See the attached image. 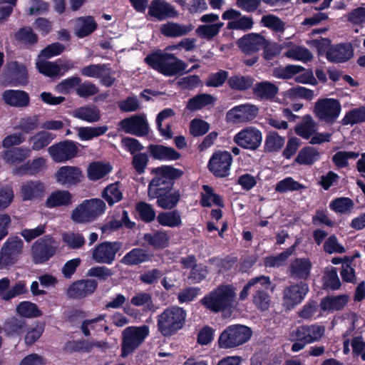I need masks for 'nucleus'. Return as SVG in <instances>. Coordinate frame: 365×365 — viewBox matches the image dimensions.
<instances>
[{"label": "nucleus", "instance_id": "nucleus-1", "mask_svg": "<svg viewBox=\"0 0 365 365\" xmlns=\"http://www.w3.org/2000/svg\"><path fill=\"white\" fill-rule=\"evenodd\" d=\"M182 48V40L177 44L168 45L164 50L156 49L148 53L144 62L151 68L165 76H173L182 71V60L170 53Z\"/></svg>", "mask_w": 365, "mask_h": 365}, {"label": "nucleus", "instance_id": "nucleus-2", "mask_svg": "<svg viewBox=\"0 0 365 365\" xmlns=\"http://www.w3.org/2000/svg\"><path fill=\"white\" fill-rule=\"evenodd\" d=\"M235 297L236 293L232 285L221 284L205 294L200 302L211 312H230L234 308Z\"/></svg>", "mask_w": 365, "mask_h": 365}, {"label": "nucleus", "instance_id": "nucleus-3", "mask_svg": "<svg viewBox=\"0 0 365 365\" xmlns=\"http://www.w3.org/2000/svg\"><path fill=\"white\" fill-rule=\"evenodd\" d=\"M155 177L148 184V196H153L164 192H171L175 180L180 178L182 171L171 165H161L153 169Z\"/></svg>", "mask_w": 365, "mask_h": 365}, {"label": "nucleus", "instance_id": "nucleus-4", "mask_svg": "<svg viewBox=\"0 0 365 365\" xmlns=\"http://www.w3.org/2000/svg\"><path fill=\"white\" fill-rule=\"evenodd\" d=\"M149 334V327L145 324L126 327L122 332L120 357L125 359L132 354L145 341Z\"/></svg>", "mask_w": 365, "mask_h": 365}, {"label": "nucleus", "instance_id": "nucleus-5", "mask_svg": "<svg viewBox=\"0 0 365 365\" xmlns=\"http://www.w3.org/2000/svg\"><path fill=\"white\" fill-rule=\"evenodd\" d=\"M252 335V329L245 325L233 324L220 334L217 343L220 349H234L248 341Z\"/></svg>", "mask_w": 365, "mask_h": 365}, {"label": "nucleus", "instance_id": "nucleus-6", "mask_svg": "<svg viewBox=\"0 0 365 365\" xmlns=\"http://www.w3.org/2000/svg\"><path fill=\"white\" fill-rule=\"evenodd\" d=\"M158 331L163 336H170L182 328V308L172 306L166 308L157 317Z\"/></svg>", "mask_w": 365, "mask_h": 365}, {"label": "nucleus", "instance_id": "nucleus-7", "mask_svg": "<svg viewBox=\"0 0 365 365\" xmlns=\"http://www.w3.org/2000/svg\"><path fill=\"white\" fill-rule=\"evenodd\" d=\"M324 331V327L318 324L299 326L291 335L293 341H295L292 345V351H299L306 344L319 341Z\"/></svg>", "mask_w": 365, "mask_h": 365}, {"label": "nucleus", "instance_id": "nucleus-8", "mask_svg": "<svg viewBox=\"0 0 365 365\" xmlns=\"http://www.w3.org/2000/svg\"><path fill=\"white\" fill-rule=\"evenodd\" d=\"M58 243L51 235L37 240L31 246V252L35 264H43L53 257L57 251Z\"/></svg>", "mask_w": 365, "mask_h": 365}, {"label": "nucleus", "instance_id": "nucleus-9", "mask_svg": "<svg viewBox=\"0 0 365 365\" xmlns=\"http://www.w3.org/2000/svg\"><path fill=\"white\" fill-rule=\"evenodd\" d=\"M118 130L137 137L147 136L150 133V126L145 114H134L125 118L118 123Z\"/></svg>", "mask_w": 365, "mask_h": 365}, {"label": "nucleus", "instance_id": "nucleus-10", "mask_svg": "<svg viewBox=\"0 0 365 365\" xmlns=\"http://www.w3.org/2000/svg\"><path fill=\"white\" fill-rule=\"evenodd\" d=\"M341 110V104L337 99H319L314 105V113L321 121L333 124L339 117Z\"/></svg>", "mask_w": 365, "mask_h": 365}, {"label": "nucleus", "instance_id": "nucleus-11", "mask_svg": "<svg viewBox=\"0 0 365 365\" xmlns=\"http://www.w3.org/2000/svg\"><path fill=\"white\" fill-rule=\"evenodd\" d=\"M232 156L227 150H218L211 155L207 168L216 178H225L230 174V168L232 163Z\"/></svg>", "mask_w": 365, "mask_h": 365}, {"label": "nucleus", "instance_id": "nucleus-12", "mask_svg": "<svg viewBox=\"0 0 365 365\" xmlns=\"http://www.w3.org/2000/svg\"><path fill=\"white\" fill-rule=\"evenodd\" d=\"M78 145L77 142L64 140L50 146L48 152L53 162L66 163L77 156Z\"/></svg>", "mask_w": 365, "mask_h": 365}, {"label": "nucleus", "instance_id": "nucleus-13", "mask_svg": "<svg viewBox=\"0 0 365 365\" xmlns=\"http://www.w3.org/2000/svg\"><path fill=\"white\" fill-rule=\"evenodd\" d=\"M233 140L243 149L255 151L262 145V133L256 127L248 126L235 134Z\"/></svg>", "mask_w": 365, "mask_h": 365}, {"label": "nucleus", "instance_id": "nucleus-14", "mask_svg": "<svg viewBox=\"0 0 365 365\" xmlns=\"http://www.w3.org/2000/svg\"><path fill=\"white\" fill-rule=\"evenodd\" d=\"M120 248L121 243L118 241L102 242L93 248L92 259L96 263L112 264Z\"/></svg>", "mask_w": 365, "mask_h": 365}, {"label": "nucleus", "instance_id": "nucleus-15", "mask_svg": "<svg viewBox=\"0 0 365 365\" xmlns=\"http://www.w3.org/2000/svg\"><path fill=\"white\" fill-rule=\"evenodd\" d=\"M309 292L307 283L301 281L287 287L283 292V304L287 309L294 308L300 304Z\"/></svg>", "mask_w": 365, "mask_h": 365}, {"label": "nucleus", "instance_id": "nucleus-16", "mask_svg": "<svg viewBox=\"0 0 365 365\" xmlns=\"http://www.w3.org/2000/svg\"><path fill=\"white\" fill-rule=\"evenodd\" d=\"M83 178V171L77 166L64 165L59 168L55 173L56 182L66 187L78 185Z\"/></svg>", "mask_w": 365, "mask_h": 365}, {"label": "nucleus", "instance_id": "nucleus-17", "mask_svg": "<svg viewBox=\"0 0 365 365\" xmlns=\"http://www.w3.org/2000/svg\"><path fill=\"white\" fill-rule=\"evenodd\" d=\"M354 52V47L350 42L332 44L326 53V58L329 62L343 63L353 58Z\"/></svg>", "mask_w": 365, "mask_h": 365}, {"label": "nucleus", "instance_id": "nucleus-18", "mask_svg": "<svg viewBox=\"0 0 365 365\" xmlns=\"http://www.w3.org/2000/svg\"><path fill=\"white\" fill-rule=\"evenodd\" d=\"M237 45L244 53L251 54L267 47L268 41L259 34L250 33L239 38Z\"/></svg>", "mask_w": 365, "mask_h": 365}, {"label": "nucleus", "instance_id": "nucleus-19", "mask_svg": "<svg viewBox=\"0 0 365 365\" xmlns=\"http://www.w3.org/2000/svg\"><path fill=\"white\" fill-rule=\"evenodd\" d=\"M258 108L252 104H241L230 109L227 118L234 123H240L253 120L258 115Z\"/></svg>", "mask_w": 365, "mask_h": 365}, {"label": "nucleus", "instance_id": "nucleus-20", "mask_svg": "<svg viewBox=\"0 0 365 365\" xmlns=\"http://www.w3.org/2000/svg\"><path fill=\"white\" fill-rule=\"evenodd\" d=\"M98 287L95 279H81L73 282L68 288L66 294L69 298L81 299L93 294Z\"/></svg>", "mask_w": 365, "mask_h": 365}, {"label": "nucleus", "instance_id": "nucleus-21", "mask_svg": "<svg viewBox=\"0 0 365 365\" xmlns=\"http://www.w3.org/2000/svg\"><path fill=\"white\" fill-rule=\"evenodd\" d=\"M6 76L11 86H26L29 83V73L26 66L18 61L7 64Z\"/></svg>", "mask_w": 365, "mask_h": 365}, {"label": "nucleus", "instance_id": "nucleus-22", "mask_svg": "<svg viewBox=\"0 0 365 365\" xmlns=\"http://www.w3.org/2000/svg\"><path fill=\"white\" fill-rule=\"evenodd\" d=\"M177 14L175 9L165 0H153L148 7V15L158 21L174 18Z\"/></svg>", "mask_w": 365, "mask_h": 365}, {"label": "nucleus", "instance_id": "nucleus-23", "mask_svg": "<svg viewBox=\"0 0 365 365\" xmlns=\"http://www.w3.org/2000/svg\"><path fill=\"white\" fill-rule=\"evenodd\" d=\"M147 151L152 159L160 161L175 160L181 156L173 148L161 144H150L147 147Z\"/></svg>", "mask_w": 365, "mask_h": 365}, {"label": "nucleus", "instance_id": "nucleus-24", "mask_svg": "<svg viewBox=\"0 0 365 365\" xmlns=\"http://www.w3.org/2000/svg\"><path fill=\"white\" fill-rule=\"evenodd\" d=\"M312 267L309 258H295L289 267V276L294 279L306 280L310 276Z\"/></svg>", "mask_w": 365, "mask_h": 365}, {"label": "nucleus", "instance_id": "nucleus-25", "mask_svg": "<svg viewBox=\"0 0 365 365\" xmlns=\"http://www.w3.org/2000/svg\"><path fill=\"white\" fill-rule=\"evenodd\" d=\"M20 193L23 201L40 199L45 193V186L40 180H29L21 186Z\"/></svg>", "mask_w": 365, "mask_h": 365}, {"label": "nucleus", "instance_id": "nucleus-26", "mask_svg": "<svg viewBox=\"0 0 365 365\" xmlns=\"http://www.w3.org/2000/svg\"><path fill=\"white\" fill-rule=\"evenodd\" d=\"M2 99L6 104L15 108H25L30 104L29 93L22 90H6L2 93Z\"/></svg>", "mask_w": 365, "mask_h": 365}, {"label": "nucleus", "instance_id": "nucleus-27", "mask_svg": "<svg viewBox=\"0 0 365 365\" xmlns=\"http://www.w3.org/2000/svg\"><path fill=\"white\" fill-rule=\"evenodd\" d=\"M279 88L273 83L267 81L254 83L253 95L260 101H271L278 93Z\"/></svg>", "mask_w": 365, "mask_h": 365}, {"label": "nucleus", "instance_id": "nucleus-28", "mask_svg": "<svg viewBox=\"0 0 365 365\" xmlns=\"http://www.w3.org/2000/svg\"><path fill=\"white\" fill-rule=\"evenodd\" d=\"M202 190L200 195V205L202 207H210L216 205L219 207H224L225 204L222 197L214 192L212 187L208 185H202Z\"/></svg>", "mask_w": 365, "mask_h": 365}, {"label": "nucleus", "instance_id": "nucleus-29", "mask_svg": "<svg viewBox=\"0 0 365 365\" xmlns=\"http://www.w3.org/2000/svg\"><path fill=\"white\" fill-rule=\"evenodd\" d=\"M73 196L68 190H57L47 197L45 205L48 208L68 206L72 203Z\"/></svg>", "mask_w": 365, "mask_h": 365}, {"label": "nucleus", "instance_id": "nucleus-30", "mask_svg": "<svg viewBox=\"0 0 365 365\" xmlns=\"http://www.w3.org/2000/svg\"><path fill=\"white\" fill-rule=\"evenodd\" d=\"M98 29V24L91 16H81L76 19L75 34L80 38H85Z\"/></svg>", "mask_w": 365, "mask_h": 365}, {"label": "nucleus", "instance_id": "nucleus-31", "mask_svg": "<svg viewBox=\"0 0 365 365\" xmlns=\"http://www.w3.org/2000/svg\"><path fill=\"white\" fill-rule=\"evenodd\" d=\"M112 169L110 163L100 161L92 162L87 168V177L91 181H97L108 175Z\"/></svg>", "mask_w": 365, "mask_h": 365}, {"label": "nucleus", "instance_id": "nucleus-32", "mask_svg": "<svg viewBox=\"0 0 365 365\" xmlns=\"http://www.w3.org/2000/svg\"><path fill=\"white\" fill-rule=\"evenodd\" d=\"M285 143V138L279 135L275 130H267L264 143V153H278Z\"/></svg>", "mask_w": 365, "mask_h": 365}, {"label": "nucleus", "instance_id": "nucleus-33", "mask_svg": "<svg viewBox=\"0 0 365 365\" xmlns=\"http://www.w3.org/2000/svg\"><path fill=\"white\" fill-rule=\"evenodd\" d=\"M14 38L18 43L26 47L36 45L39 40L38 35L29 26L20 28L14 33Z\"/></svg>", "mask_w": 365, "mask_h": 365}, {"label": "nucleus", "instance_id": "nucleus-34", "mask_svg": "<svg viewBox=\"0 0 365 365\" xmlns=\"http://www.w3.org/2000/svg\"><path fill=\"white\" fill-rule=\"evenodd\" d=\"M26 325L24 319L13 317L4 322L2 329L8 336H19L24 333Z\"/></svg>", "mask_w": 365, "mask_h": 365}, {"label": "nucleus", "instance_id": "nucleus-35", "mask_svg": "<svg viewBox=\"0 0 365 365\" xmlns=\"http://www.w3.org/2000/svg\"><path fill=\"white\" fill-rule=\"evenodd\" d=\"M255 79L251 76L233 75L227 79L228 86L234 91H246L252 89Z\"/></svg>", "mask_w": 365, "mask_h": 365}, {"label": "nucleus", "instance_id": "nucleus-36", "mask_svg": "<svg viewBox=\"0 0 365 365\" xmlns=\"http://www.w3.org/2000/svg\"><path fill=\"white\" fill-rule=\"evenodd\" d=\"M101 197L110 207L121 201L123 198V192L120 190V182H115L108 185L102 191Z\"/></svg>", "mask_w": 365, "mask_h": 365}, {"label": "nucleus", "instance_id": "nucleus-37", "mask_svg": "<svg viewBox=\"0 0 365 365\" xmlns=\"http://www.w3.org/2000/svg\"><path fill=\"white\" fill-rule=\"evenodd\" d=\"M73 116L80 120L95 123L100 120V110L96 106H85L79 107L73 111Z\"/></svg>", "mask_w": 365, "mask_h": 365}, {"label": "nucleus", "instance_id": "nucleus-38", "mask_svg": "<svg viewBox=\"0 0 365 365\" xmlns=\"http://www.w3.org/2000/svg\"><path fill=\"white\" fill-rule=\"evenodd\" d=\"M149 255L147 252L142 248H133L127 252L120 259V263L128 265L135 266L148 262Z\"/></svg>", "mask_w": 365, "mask_h": 365}, {"label": "nucleus", "instance_id": "nucleus-39", "mask_svg": "<svg viewBox=\"0 0 365 365\" xmlns=\"http://www.w3.org/2000/svg\"><path fill=\"white\" fill-rule=\"evenodd\" d=\"M320 159L319 150L312 146H305L301 149L294 162L299 165H312Z\"/></svg>", "mask_w": 365, "mask_h": 365}, {"label": "nucleus", "instance_id": "nucleus-40", "mask_svg": "<svg viewBox=\"0 0 365 365\" xmlns=\"http://www.w3.org/2000/svg\"><path fill=\"white\" fill-rule=\"evenodd\" d=\"M31 150L23 147H14L4 153L3 158L9 164L20 163L30 156Z\"/></svg>", "mask_w": 365, "mask_h": 365}, {"label": "nucleus", "instance_id": "nucleus-41", "mask_svg": "<svg viewBox=\"0 0 365 365\" xmlns=\"http://www.w3.org/2000/svg\"><path fill=\"white\" fill-rule=\"evenodd\" d=\"M271 284H259L253 295V303L262 311L267 310L269 307L270 297L267 293Z\"/></svg>", "mask_w": 365, "mask_h": 365}, {"label": "nucleus", "instance_id": "nucleus-42", "mask_svg": "<svg viewBox=\"0 0 365 365\" xmlns=\"http://www.w3.org/2000/svg\"><path fill=\"white\" fill-rule=\"evenodd\" d=\"M317 130V124L310 115H306L302 118L300 124L295 127V133L303 138L309 139Z\"/></svg>", "mask_w": 365, "mask_h": 365}, {"label": "nucleus", "instance_id": "nucleus-43", "mask_svg": "<svg viewBox=\"0 0 365 365\" xmlns=\"http://www.w3.org/2000/svg\"><path fill=\"white\" fill-rule=\"evenodd\" d=\"M151 199H157L158 205L163 209H172L176 206L180 199L178 192H164L149 197Z\"/></svg>", "mask_w": 365, "mask_h": 365}, {"label": "nucleus", "instance_id": "nucleus-44", "mask_svg": "<svg viewBox=\"0 0 365 365\" xmlns=\"http://www.w3.org/2000/svg\"><path fill=\"white\" fill-rule=\"evenodd\" d=\"M215 98L210 94L201 93L191 98L187 103L186 108L192 111L198 110L214 103Z\"/></svg>", "mask_w": 365, "mask_h": 365}, {"label": "nucleus", "instance_id": "nucleus-45", "mask_svg": "<svg viewBox=\"0 0 365 365\" xmlns=\"http://www.w3.org/2000/svg\"><path fill=\"white\" fill-rule=\"evenodd\" d=\"M143 239L155 249H163L168 247L170 237L164 231H156L154 234H145Z\"/></svg>", "mask_w": 365, "mask_h": 365}, {"label": "nucleus", "instance_id": "nucleus-46", "mask_svg": "<svg viewBox=\"0 0 365 365\" xmlns=\"http://www.w3.org/2000/svg\"><path fill=\"white\" fill-rule=\"evenodd\" d=\"M54 138V134L46 130H42L31 136L29 138V141L33 143L31 146L32 150L38 151L48 146Z\"/></svg>", "mask_w": 365, "mask_h": 365}, {"label": "nucleus", "instance_id": "nucleus-47", "mask_svg": "<svg viewBox=\"0 0 365 365\" xmlns=\"http://www.w3.org/2000/svg\"><path fill=\"white\" fill-rule=\"evenodd\" d=\"M86 200L79 204L73 211L71 219L76 223H88L93 220Z\"/></svg>", "mask_w": 365, "mask_h": 365}, {"label": "nucleus", "instance_id": "nucleus-48", "mask_svg": "<svg viewBox=\"0 0 365 365\" xmlns=\"http://www.w3.org/2000/svg\"><path fill=\"white\" fill-rule=\"evenodd\" d=\"M259 284H271L270 278L268 276L261 275L259 277L251 279L244 286L241 292H240L239 299L241 301L246 299L251 290L255 291Z\"/></svg>", "mask_w": 365, "mask_h": 365}, {"label": "nucleus", "instance_id": "nucleus-49", "mask_svg": "<svg viewBox=\"0 0 365 365\" xmlns=\"http://www.w3.org/2000/svg\"><path fill=\"white\" fill-rule=\"evenodd\" d=\"M17 313L25 318H34L42 316L43 312L38 306L29 301L20 302L16 307Z\"/></svg>", "mask_w": 365, "mask_h": 365}, {"label": "nucleus", "instance_id": "nucleus-50", "mask_svg": "<svg viewBox=\"0 0 365 365\" xmlns=\"http://www.w3.org/2000/svg\"><path fill=\"white\" fill-rule=\"evenodd\" d=\"M363 122H365V106H364L349 110L341 120V123L344 125H354Z\"/></svg>", "mask_w": 365, "mask_h": 365}, {"label": "nucleus", "instance_id": "nucleus-51", "mask_svg": "<svg viewBox=\"0 0 365 365\" xmlns=\"http://www.w3.org/2000/svg\"><path fill=\"white\" fill-rule=\"evenodd\" d=\"M108 130L107 125L98 127H81L78 129V135L82 140H90L105 134Z\"/></svg>", "mask_w": 365, "mask_h": 365}, {"label": "nucleus", "instance_id": "nucleus-52", "mask_svg": "<svg viewBox=\"0 0 365 365\" xmlns=\"http://www.w3.org/2000/svg\"><path fill=\"white\" fill-rule=\"evenodd\" d=\"M354 202L349 197H340L330 202L329 207L335 212L345 214L350 212L354 207Z\"/></svg>", "mask_w": 365, "mask_h": 365}, {"label": "nucleus", "instance_id": "nucleus-53", "mask_svg": "<svg viewBox=\"0 0 365 365\" xmlns=\"http://www.w3.org/2000/svg\"><path fill=\"white\" fill-rule=\"evenodd\" d=\"M36 68L45 76L52 78L60 76L61 67L56 62L40 61L36 63Z\"/></svg>", "mask_w": 365, "mask_h": 365}, {"label": "nucleus", "instance_id": "nucleus-54", "mask_svg": "<svg viewBox=\"0 0 365 365\" xmlns=\"http://www.w3.org/2000/svg\"><path fill=\"white\" fill-rule=\"evenodd\" d=\"M157 221L163 226L174 227L181 224V217L175 211L162 212L157 216Z\"/></svg>", "mask_w": 365, "mask_h": 365}, {"label": "nucleus", "instance_id": "nucleus-55", "mask_svg": "<svg viewBox=\"0 0 365 365\" xmlns=\"http://www.w3.org/2000/svg\"><path fill=\"white\" fill-rule=\"evenodd\" d=\"M222 25V23L200 25L195 31L200 38L211 40L219 34Z\"/></svg>", "mask_w": 365, "mask_h": 365}, {"label": "nucleus", "instance_id": "nucleus-56", "mask_svg": "<svg viewBox=\"0 0 365 365\" xmlns=\"http://www.w3.org/2000/svg\"><path fill=\"white\" fill-rule=\"evenodd\" d=\"M253 26L252 17L241 15L237 20L228 21L227 28L230 30L247 31L252 29Z\"/></svg>", "mask_w": 365, "mask_h": 365}, {"label": "nucleus", "instance_id": "nucleus-57", "mask_svg": "<svg viewBox=\"0 0 365 365\" xmlns=\"http://www.w3.org/2000/svg\"><path fill=\"white\" fill-rule=\"evenodd\" d=\"M304 187L302 184L294 180L292 178L287 177L277 183L275 190L280 193H284L288 191H298Z\"/></svg>", "mask_w": 365, "mask_h": 365}, {"label": "nucleus", "instance_id": "nucleus-58", "mask_svg": "<svg viewBox=\"0 0 365 365\" xmlns=\"http://www.w3.org/2000/svg\"><path fill=\"white\" fill-rule=\"evenodd\" d=\"M359 153L354 151H338L332 157V162L338 168H344L349 165V159H356Z\"/></svg>", "mask_w": 365, "mask_h": 365}, {"label": "nucleus", "instance_id": "nucleus-59", "mask_svg": "<svg viewBox=\"0 0 365 365\" xmlns=\"http://www.w3.org/2000/svg\"><path fill=\"white\" fill-rule=\"evenodd\" d=\"M110 70L109 64H90L81 68V74L86 77L100 78L102 76V73L109 71Z\"/></svg>", "mask_w": 365, "mask_h": 365}, {"label": "nucleus", "instance_id": "nucleus-60", "mask_svg": "<svg viewBox=\"0 0 365 365\" xmlns=\"http://www.w3.org/2000/svg\"><path fill=\"white\" fill-rule=\"evenodd\" d=\"M24 242L22 240L15 236L9 237L1 249L19 257V255L22 252Z\"/></svg>", "mask_w": 365, "mask_h": 365}, {"label": "nucleus", "instance_id": "nucleus-61", "mask_svg": "<svg viewBox=\"0 0 365 365\" xmlns=\"http://www.w3.org/2000/svg\"><path fill=\"white\" fill-rule=\"evenodd\" d=\"M149 154L146 153H138L133 155L131 165L136 173L142 175L145 173L149 162Z\"/></svg>", "mask_w": 365, "mask_h": 365}, {"label": "nucleus", "instance_id": "nucleus-62", "mask_svg": "<svg viewBox=\"0 0 365 365\" xmlns=\"http://www.w3.org/2000/svg\"><path fill=\"white\" fill-rule=\"evenodd\" d=\"M210 130V124L202 119L194 118L190 123V133L193 137L202 136Z\"/></svg>", "mask_w": 365, "mask_h": 365}, {"label": "nucleus", "instance_id": "nucleus-63", "mask_svg": "<svg viewBox=\"0 0 365 365\" xmlns=\"http://www.w3.org/2000/svg\"><path fill=\"white\" fill-rule=\"evenodd\" d=\"M341 283L337 274L336 268L332 267L329 271L326 272L324 276V287L331 290L340 289Z\"/></svg>", "mask_w": 365, "mask_h": 365}, {"label": "nucleus", "instance_id": "nucleus-64", "mask_svg": "<svg viewBox=\"0 0 365 365\" xmlns=\"http://www.w3.org/2000/svg\"><path fill=\"white\" fill-rule=\"evenodd\" d=\"M135 208L142 221L150 222L155 220V212L150 205L140 202L137 203Z\"/></svg>", "mask_w": 365, "mask_h": 365}]
</instances>
